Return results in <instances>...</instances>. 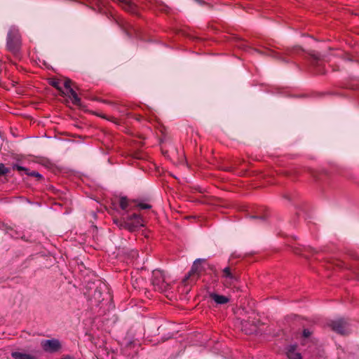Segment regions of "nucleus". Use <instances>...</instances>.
<instances>
[{
  "mask_svg": "<svg viewBox=\"0 0 359 359\" xmlns=\"http://www.w3.org/2000/svg\"><path fill=\"white\" fill-rule=\"evenodd\" d=\"M152 285L157 291L163 292L165 291L169 284L166 282L163 271L160 270H154L152 273Z\"/></svg>",
  "mask_w": 359,
  "mask_h": 359,
  "instance_id": "obj_3",
  "label": "nucleus"
},
{
  "mask_svg": "<svg viewBox=\"0 0 359 359\" xmlns=\"http://www.w3.org/2000/svg\"><path fill=\"white\" fill-rule=\"evenodd\" d=\"M71 83L72 81L69 79H65L63 83V86L66 89V93L62 90V93L67 95L72 100L73 104L79 105L81 103V100L74 89L72 88Z\"/></svg>",
  "mask_w": 359,
  "mask_h": 359,
  "instance_id": "obj_7",
  "label": "nucleus"
},
{
  "mask_svg": "<svg viewBox=\"0 0 359 359\" xmlns=\"http://www.w3.org/2000/svg\"><path fill=\"white\" fill-rule=\"evenodd\" d=\"M311 332L307 329H305L303 331V336L306 338L309 337L311 335Z\"/></svg>",
  "mask_w": 359,
  "mask_h": 359,
  "instance_id": "obj_19",
  "label": "nucleus"
},
{
  "mask_svg": "<svg viewBox=\"0 0 359 359\" xmlns=\"http://www.w3.org/2000/svg\"><path fill=\"white\" fill-rule=\"evenodd\" d=\"M26 174L27 175L35 176L36 177L41 178V175L39 172H35V171H32L31 172H27Z\"/></svg>",
  "mask_w": 359,
  "mask_h": 359,
  "instance_id": "obj_18",
  "label": "nucleus"
},
{
  "mask_svg": "<svg viewBox=\"0 0 359 359\" xmlns=\"http://www.w3.org/2000/svg\"><path fill=\"white\" fill-rule=\"evenodd\" d=\"M13 168L14 170H17L18 171H25L26 172H28V170L26 168L18 165H13Z\"/></svg>",
  "mask_w": 359,
  "mask_h": 359,
  "instance_id": "obj_17",
  "label": "nucleus"
},
{
  "mask_svg": "<svg viewBox=\"0 0 359 359\" xmlns=\"http://www.w3.org/2000/svg\"><path fill=\"white\" fill-rule=\"evenodd\" d=\"M62 81L59 79H52L50 81V84L57 88L58 90H60L62 93V86H61Z\"/></svg>",
  "mask_w": 359,
  "mask_h": 359,
  "instance_id": "obj_14",
  "label": "nucleus"
},
{
  "mask_svg": "<svg viewBox=\"0 0 359 359\" xmlns=\"http://www.w3.org/2000/svg\"><path fill=\"white\" fill-rule=\"evenodd\" d=\"M119 205L123 210H125L126 212L132 209L130 208V203L126 197L120 198Z\"/></svg>",
  "mask_w": 359,
  "mask_h": 359,
  "instance_id": "obj_12",
  "label": "nucleus"
},
{
  "mask_svg": "<svg viewBox=\"0 0 359 359\" xmlns=\"http://www.w3.org/2000/svg\"><path fill=\"white\" fill-rule=\"evenodd\" d=\"M11 356L14 359H35L34 356L29 354L18 351L12 352Z\"/></svg>",
  "mask_w": 359,
  "mask_h": 359,
  "instance_id": "obj_11",
  "label": "nucleus"
},
{
  "mask_svg": "<svg viewBox=\"0 0 359 359\" xmlns=\"http://www.w3.org/2000/svg\"><path fill=\"white\" fill-rule=\"evenodd\" d=\"M328 326L330 327L333 331L340 334H346L349 330L348 322L341 318L331 321L328 324Z\"/></svg>",
  "mask_w": 359,
  "mask_h": 359,
  "instance_id": "obj_4",
  "label": "nucleus"
},
{
  "mask_svg": "<svg viewBox=\"0 0 359 359\" xmlns=\"http://www.w3.org/2000/svg\"><path fill=\"white\" fill-rule=\"evenodd\" d=\"M197 3L198 4H202V1L201 0H195Z\"/></svg>",
  "mask_w": 359,
  "mask_h": 359,
  "instance_id": "obj_21",
  "label": "nucleus"
},
{
  "mask_svg": "<svg viewBox=\"0 0 359 359\" xmlns=\"http://www.w3.org/2000/svg\"><path fill=\"white\" fill-rule=\"evenodd\" d=\"M209 297L215 302V304L219 305L225 304L230 300L228 297L218 294L215 292H210Z\"/></svg>",
  "mask_w": 359,
  "mask_h": 359,
  "instance_id": "obj_9",
  "label": "nucleus"
},
{
  "mask_svg": "<svg viewBox=\"0 0 359 359\" xmlns=\"http://www.w3.org/2000/svg\"><path fill=\"white\" fill-rule=\"evenodd\" d=\"M241 325L242 330L247 334H251L256 330V326L254 325H250V327L248 328V323L247 321L242 322Z\"/></svg>",
  "mask_w": 359,
  "mask_h": 359,
  "instance_id": "obj_13",
  "label": "nucleus"
},
{
  "mask_svg": "<svg viewBox=\"0 0 359 359\" xmlns=\"http://www.w3.org/2000/svg\"><path fill=\"white\" fill-rule=\"evenodd\" d=\"M98 292L100 294V291L95 290V294Z\"/></svg>",
  "mask_w": 359,
  "mask_h": 359,
  "instance_id": "obj_22",
  "label": "nucleus"
},
{
  "mask_svg": "<svg viewBox=\"0 0 359 359\" xmlns=\"http://www.w3.org/2000/svg\"><path fill=\"white\" fill-rule=\"evenodd\" d=\"M21 36L19 30L15 27H11L7 34V49L14 55H17L21 48Z\"/></svg>",
  "mask_w": 359,
  "mask_h": 359,
  "instance_id": "obj_1",
  "label": "nucleus"
},
{
  "mask_svg": "<svg viewBox=\"0 0 359 359\" xmlns=\"http://www.w3.org/2000/svg\"><path fill=\"white\" fill-rule=\"evenodd\" d=\"M203 261V259H198L194 261L190 271L184 279V282L188 279H190L192 282H194L198 278L203 270V267L201 266V262Z\"/></svg>",
  "mask_w": 359,
  "mask_h": 359,
  "instance_id": "obj_5",
  "label": "nucleus"
},
{
  "mask_svg": "<svg viewBox=\"0 0 359 359\" xmlns=\"http://www.w3.org/2000/svg\"><path fill=\"white\" fill-rule=\"evenodd\" d=\"M286 355L288 359H302L301 354L297 351L296 345H290L286 348Z\"/></svg>",
  "mask_w": 359,
  "mask_h": 359,
  "instance_id": "obj_10",
  "label": "nucleus"
},
{
  "mask_svg": "<svg viewBox=\"0 0 359 359\" xmlns=\"http://www.w3.org/2000/svg\"><path fill=\"white\" fill-rule=\"evenodd\" d=\"M8 172L9 170L3 163H0V175H5Z\"/></svg>",
  "mask_w": 359,
  "mask_h": 359,
  "instance_id": "obj_16",
  "label": "nucleus"
},
{
  "mask_svg": "<svg viewBox=\"0 0 359 359\" xmlns=\"http://www.w3.org/2000/svg\"><path fill=\"white\" fill-rule=\"evenodd\" d=\"M222 277L223 278V283L226 287L233 285L237 280L236 276L231 272L229 267H226L223 269Z\"/></svg>",
  "mask_w": 359,
  "mask_h": 359,
  "instance_id": "obj_8",
  "label": "nucleus"
},
{
  "mask_svg": "<svg viewBox=\"0 0 359 359\" xmlns=\"http://www.w3.org/2000/svg\"><path fill=\"white\" fill-rule=\"evenodd\" d=\"M137 206L142 210L150 209L151 208V205H150L149 204L142 202L137 203Z\"/></svg>",
  "mask_w": 359,
  "mask_h": 359,
  "instance_id": "obj_15",
  "label": "nucleus"
},
{
  "mask_svg": "<svg viewBox=\"0 0 359 359\" xmlns=\"http://www.w3.org/2000/svg\"><path fill=\"white\" fill-rule=\"evenodd\" d=\"M41 346L43 350L48 353H55L61 348V344L57 339L42 340Z\"/></svg>",
  "mask_w": 359,
  "mask_h": 359,
  "instance_id": "obj_6",
  "label": "nucleus"
},
{
  "mask_svg": "<svg viewBox=\"0 0 359 359\" xmlns=\"http://www.w3.org/2000/svg\"><path fill=\"white\" fill-rule=\"evenodd\" d=\"M114 222L120 228H125L130 231H133L139 226H142V220L140 216L135 213L130 216L123 217V220L114 219Z\"/></svg>",
  "mask_w": 359,
  "mask_h": 359,
  "instance_id": "obj_2",
  "label": "nucleus"
},
{
  "mask_svg": "<svg viewBox=\"0 0 359 359\" xmlns=\"http://www.w3.org/2000/svg\"><path fill=\"white\" fill-rule=\"evenodd\" d=\"M60 359H73L72 357H71L70 355H66L62 358H60Z\"/></svg>",
  "mask_w": 359,
  "mask_h": 359,
  "instance_id": "obj_20",
  "label": "nucleus"
}]
</instances>
